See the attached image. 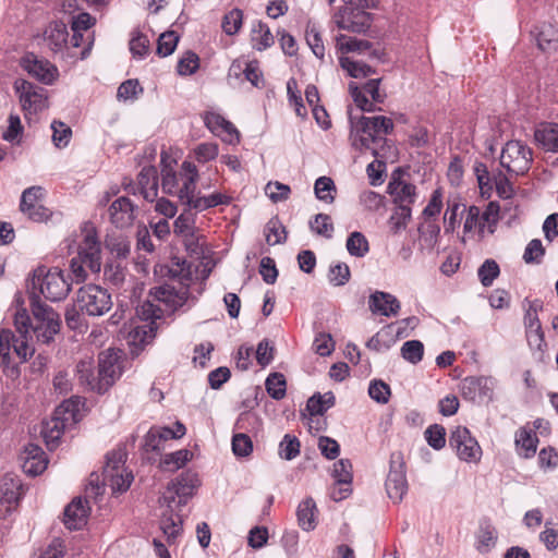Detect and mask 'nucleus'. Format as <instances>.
<instances>
[{"mask_svg": "<svg viewBox=\"0 0 558 558\" xmlns=\"http://www.w3.org/2000/svg\"><path fill=\"white\" fill-rule=\"evenodd\" d=\"M33 318L25 308L17 310L14 315V326L17 336L10 333V342L15 354L22 362L27 361L35 352L31 343L32 335L38 342L49 343L60 330V316L52 307L40 301L38 295L31 296Z\"/></svg>", "mask_w": 558, "mask_h": 558, "instance_id": "nucleus-1", "label": "nucleus"}, {"mask_svg": "<svg viewBox=\"0 0 558 558\" xmlns=\"http://www.w3.org/2000/svg\"><path fill=\"white\" fill-rule=\"evenodd\" d=\"M350 141L354 149L369 150L375 158L385 157V150L390 149L389 141L385 135L393 130V122L384 116L364 117L357 122L350 117Z\"/></svg>", "mask_w": 558, "mask_h": 558, "instance_id": "nucleus-2", "label": "nucleus"}, {"mask_svg": "<svg viewBox=\"0 0 558 558\" xmlns=\"http://www.w3.org/2000/svg\"><path fill=\"white\" fill-rule=\"evenodd\" d=\"M82 236L77 247V256L73 257L70 264L71 271L78 282L87 278V269L94 274L101 269L100 242L92 222L83 225Z\"/></svg>", "mask_w": 558, "mask_h": 558, "instance_id": "nucleus-3", "label": "nucleus"}, {"mask_svg": "<svg viewBox=\"0 0 558 558\" xmlns=\"http://www.w3.org/2000/svg\"><path fill=\"white\" fill-rule=\"evenodd\" d=\"M197 180L198 170L191 161H183L179 173L170 167L161 170L162 192L177 196L183 205L187 204L192 192H195Z\"/></svg>", "mask_w": 558, "mask_h": 558, "instance_id": "nucleus-4", "label": "nucleus"}, {"mask_svg": "<svg viewBox=\"0 0 558 558\" xmlns=\"http://www.w3.org/2000/svg\"><path fill=\"white\" fill-rule=\"evenodd\" d=\"M80 404V399L65 400L56 409L53 416L43 423L40 434L50 450L58 446L66 424L77 421Z\"/></svg>", "mask_w": 558, "mask_h": 558, "instance_id": "nucleus-5", "label": "nucleus"}, {"mask_svg": "<svg viewBox=\"0 0 558 558\" xmlns=\"http://www.w3.org/2000/svg\"><path fill=\"white\" fill-rule=\"evenodd\" d=\"M32 287L33 289L38 288L39 292L51 302L65 299L71 290L70 282L58 268L47 270L45 267H38L34 271Z\"/></svg>", "mask_w": 558, "mask_h": 558, "instance_id": "nucleus-6", "label": "nucleus"}, {"mask_svg": "<svg viewBox=\"0 0 558 558\" xmlns=\"http://www.w3.org/2000/svg\"><path fill=\"white\" fill-rule=\"evenodd\" d=\"M76 306L88 316H102L112 307L111 295L96 284H87L77 291Z\"/></svg>", "mask_w": 558, "mask_h": 558, "instance_id": "nucleus-7", "label": "nucleus"}, {"mask_svg": "<svg viewBox=\"0 0 558 558\" xmlns=\"http://www.w3.org/2000/svg\"><path fill=\"white\" fill-rule=\"evenodd\" d=\"M531 148L521 141L506 143L500 155V165L510 174L521 175L529 171L533 157Z\"/></svg>", "mask_w": 558, "mask_h": 558, "instance_id": "nucleus-8", "label": "nucleus"}, {"mask_svg": "<svg viewBox=\"0 0 558 558\" xmlns=\"http://www.w3.org/2000/svg\"><path fill=\"white\" fill-rule=\"evenodd\" d=\"M14 90L19 96L24 117L32 120V117L47 108V92L26 80L19 78L14 82Z\"/></svg>", "mask_w": 558, "mask_h": 558, "instance_id": "nucleus-9", "label": "nucleus"}, {"mask_svg": "<svg viewBox=\"0 0 558 558\" xmlns=\"http://www.w3.org/2000/svg\"><path fill=\"white\" fill-rule=\"evenodd\" d=\"M449 446L456 451L460 460L465 462H477L482 456V449L464 426H456L449 436Z\"/></svg>", "mask_w": 558, "mask_h": 558, "instance_id": "nucleus-10", "label": "nucleus"}, {"mask_svg": "<svg viewBox=\"0 0 558 558\" xmlns=\"http://www.w3.org/2000/svg\"><path fill=\"white\" fill-rule=\"evenodd\" d=\"M385 486L388 497L395 502L401 501L408 492L405 463L402 453L399 451L392 452L390 456V469Z\"/></svg>", "mask_w": 558, "mask_h": 558, "instance_id": "nucleus-11", "label": "nucleus"}, {"mask_svg": "<svg viewBox=\"0 0 558 558\" xmlns=\"http://www.w3.org/2000/svg\"><path fill=\"white\" fill-rule=\"evenodd\" d=\"M333 22L340 29L361 34L371 27L373 19L360 8L343 7L333 15Z\"/></svg>", "mask_w": 558, "mask_h": 558, "instance_id": "nucleus-12", "label": "nucleus"}, {"mask_svg": "<svg viewBox=\"0 0 558 558\" xmlns=\"http://www.w3.org/2000/svg\"><path fill=\"white\" fill-rule=\"evenodd\" d=\"M136 313L138 317L146 323L134 328L133 339L134 341L140 340L142 343H147L155 337L157 329L155 319L162 316V310L153 302L145 301L137 306Z\"/></svg>", "mask_w": 558, "mask_h": 558, "instance_id": "nucleus-13", "label": "nucleus"}, {"mask_svg": "<svg viewBox=\"0 0 558 558\" xmlns=\"http://www.w3.org/2000/svg\"><path fill=\"white\" fill-rule=\"evenodd\" d=\"M380 78L369 80L360 89L359 86L351 82L349 84L350 94L355 105L365 112H373L376 110L374 102H383L384 96L379 93Z\"/></svg>", "mask_w": 558, "mask_h": 558, "instance_id": "nucleus-14", "label": "nucleus"}, {"mask_svg": "<svg viewBox=\"0 0 558 558\" xmlns=\"http://www.w3.org/2000/svg\"><path fill=\"white\" fill-rule=\"evenodd\" d=\"M97 376L100 386V395L105 393L121 376L119 356L114 351L107 350L100 353Z\"/></svg>", "mask_w": 558, "mask_h": 558, "instance_id": "nucleus-15", "label": "nucleus"}, {"mask_svg": "<svg viewBox=\"0 0 558 558\" xmlns=\"http://www.w3.org/2000/svg\"><path fill=\"white\" fill-rule=\"evenodd\" d=\"M24 494L21 480L5 475L0 483V517L11 513Z\"/></svg>", "mask_w": 558, "mask_h": 558, "instance_id": "nucleus-16", "label": "nucleus"}, {"mask_svg": "<svg viewBox=\"0 0 558 558\" xmlns=\"http://www.w3.org/2000/svg\"><path fill=\"white\" fill-rule=\"evenodd\" d=\"M41 196L43 189L40 186H32L26 189L21 197V211L36 222L48 219L50 215L49 209L39 204Z\"/></svg>", "mask_w": 558, "mask_h": 558, "instance_id": "nucleus-17", "label": "nucleus"}, {"mask_svg": "<svg viewBox=\"0 0 558 558\" xmlns=\"http://www.w3.org/2000/svg\"><path fill=\"white\" fill-rule=\"evenodd\" d=\"M22 66L28 74L47 85L52 84L58 77L57 66L34 53H27L22 59Z\"/></svg>", "mask_w": 558, "mask_h": 558, "instance_id": "nucleus-18", "label": "nucleus"}, {"mask_svg": "<svg viewBox=\"0 0 558 558\" xmlns=\"http://www.w3.org/2000/svg\"><path fill=\"white\" fill-rule=\"evenodd\" d=\"M44 43L53 53L63 54L69 48L68 26L62 21L49 23L43 34Z\"/></svg>", "mask_w": 558, "mask_h": 558, "instance_id": "nucleus-19", "label": "nucleus"}, {"mask_svg": "<svg viewBox=\"0 0 558 558\" xmlns=\"http://www.w3.org/2000/svg\"><path fill=\"white\" fill-rule=\"evenodd\" d=\"M21 460L24 472L34 476L41 474L48 465L46 453L41 447L35 444L25 446Z\"/></svg>", "mask_w": 558, "mask_h": 558, "instance_id": "nucleus-20", "label": "nucleus"}, {"mask_svg": "<svg viewBox=\"0 0 558 558\" xmlns=\"http://www.w3.org/2000/svg\"><path fill=\"white\" fill-rule=\"evenodd\" d=\"M199 486L198 475L193 471H185L168 484V490L179 497V505H185Z\"/></svg>", "mask_w": 558, "mask_h": 558, "instance_id": "nucleus-21", "label": "nucleus"}, {"mask_svg": "<svg viewBox=\"0 0 558 558\" xmlns=\"http://www.w3.org/2000/svg\"><path fill=\"white\" fill-rule=\"evenodd\" d=\"M109 215L117 228L130 227L135 219V206L130 198L121 196L110 205Z\"/></svg>", "mask_w": 558, "mask_h": 558, "instance_id": "nucleus-22", "label": "nucleus"}, {"mask_svg": "<svg viewBox=\"0 0 558 558\" xmlns=\"http://www.w3.org/2000/svg\"><path fill=\"white\" fill-rule=\"evenodd\" d=\"M368 307L373 314L390 317L399 313L401 305L395 295L388 292L375 291L369 295Z\"/></svg>", "mask_w": 558, "mask_h": 558, "instance_id": "nucleus-23", "label": "nucleus"}, {"mask_svg": "<svg viewBox=\"0 0 558 558\" xmlns=\"http://www.w3.org/2000/svg\"><path fill=\"white\" fill-rule=\"evenodd\" d=\"M461 395L465 400L475 402L484 398L492 397V389L489 387V379L486 377L470 376L461 381Z\"/></svg>", "mask_w": 558, "mask_h": 558, "instance_id": "nucleus-24", "label": "nucleus"}, {"mask_svg": "<svg viewBox=\"0 0 558 558\" xmlns=\"http://www.w3.org/2000/svg\"><path fill=\"white\" fill-rule=\"evenodd\" d=\"M88 501L82 497L74 498L64 509L63 522L69 530H80L86 524Z\"/></svg>", "mask_w": 558, "mask_h": 558, "instance_id": "nucleus-25", "label": "nucleus"}, {"mask_svg": "<svg viewBox=\"0 0 558 558\" xmlns=\"http://www.w3.org/2000/svg\"><path fill=\"white\" fill-rule=\"evenodd\" d=\"M75 377L78 384L88 391L100 393V386L93 357L80 360L75 367Z\"/></svg>", "mask_w": 558, "mask_h": 558, "instance_id": "nucleus-26", "label": "nucleus"}, {"mask_svg": "<svg viewBox=\"0 0 558 558\" xmlns=\"http://www.w3.org/2000/svg\"><path fill=\"white\" fill-rule=\"evenodd\" d=\"M388 193L392 196L396 207H411L416 201L415 185L402 180L389 182Z\"/></svg>", "mask_w": 558, "mask_h": 558, "instance_id": "nucleus-27", "label": "nucleus"}, {"mask_svg": "<svg viewBox=\"0 0 558 558\" xmlns=\"http://www.w3.org/2000/svg\"><path fill=\"white\" fill-rule=\"evenodd\" d=\"M534 138L546 151L558 153V123H539L535 129Z\"/></svg>", "mask_w": 558, "mask_h": 558, "instance_id": "nucleus-28", "label": "nucleus"}, {"mask_svg": "<svg viewBox=\"0 0 558 558\" xmlns=\"http://www.w3.org/2000/svg\"><path fill=\"white\" fill-rule=\"evenodd\" d=\"M473 170L482 195H486L487 197H490L494 185L499 181V178L501 179L507 177L500 170L489 172L487 166L481 161H476L474 163Z\"/></svg>", "mask_w": 558, "mask_h": 558, "instance_id": "nucleus-29", "label": "nucleus"}, {"mask_svg": "<svg viewBox=\"0 0 558 558\" xmlns=\"http://www.w3.org/2000/svg\"><path fill=\"white\" fill-rule=\"evenodd\" d=\"M137 183L143 197L148 202L155 201L158 194V175L154 166L142 168L137 175Z\"/></svg>", "mask_w": 558, "mask_h": 558, "instance_id": "nucleus-30", "label": "nucleus"}, {"mask_svg": "<svg viewBox=\"0 0 558 558\" xmlns=\"http://www.w3.org/2000/svg\"><path fill=\"white\" fill-rule=\"evenodd\" d=\"M231 203V197L221 193H213L208 196H201L199 193L192 192L190 201L186 206L196 211H204L206 209L216 207L218 205H228Z\"/></svg>", "mask_w": 558, "mask_h": 558, "instance_id": "nucleus-31", "label": "nucleus"}, {"mask_svg": "<svg viewBox=\"0 0 558 558\" xmlns=\"http://www.w3.org/2000/svg\"><path fill=\"white\" fill-rule=\"evenodd\" d=\"M535 38L541 50H556L558 47V28L551 23H542L536 27Z\"/></svg>", "mask_w": 558, "mask_h": 558, "instance_id": "nucleus-32", "label": "nucleus"}, {"mask_svg": "<svg viewBox=\"0 0 558 558\" xmlns=\"http://www.w3.org/2000/svg\"><path fill=\"white\" fill-rule=\"evenodd\" d=\"M538 438L532 429L520 428L515 434L517 450L520 456L531 458L535 454Z\"/></svg>", "mask_w": 558, "mask_h": 558, "instance_id": "nucleus-33", "label": "nucleus"}, {"mask_svg": "<svg viewBox=\"0 0 558 558\" xmlns=\"http://www.w3.org/2000/svg\"><path fill=\"white\" fill-rule=\"evenodd\" d=\"M298 520L304 531H312L316 526V504L312 498L304 499L298 507Z\"/></svg>", "mask_w": 558, "mask_h": 558, "instance_id": "nucleus-34", "label": "nucleus"}, {"mask_svg": "<svg viewBox=\"0 0 558 558\" xmlns=\"http://www.w3.org/2000/svg\"><path fill=\"white\" fill-rule=\"evenodd\" d=\"M496 541L497 532L492 522L487 519L482 520L477 532V549L486 553L495 546Z\"/></svg>", "mask_w": 558, "mask_h": 558, "instance_id": "nucleus-35", "label": "nucleus"}, {"mask_svg": "<svg viewBox=\"0 0 558 558\" xmlns=\"http://www.w3.org/2000/svg\"><path fill=\"white\" fill-rule=\"evenodd\" d=\"M251 41L254 49L263 51L274 44V36L265 23L258 22L253 26Z\"/></svg>", "mask_w": 558, "mask_h": 558, "instance_id": "nucleus-36", "label": "nucleus"}, {"mask_svg": "<svg viewBox=\"0 0 558 558\" xmlns=\"http://www.w3.org/2000/svg\"><path fill=\"white\" fill-rule=\"evenodd\" d=\"M160 530L167 537L168 544H173L182 532V521L179 515L163 514L160 520Z\"/></svg>", "mask_w": 558, "mask_h": 558, "instance_id": "nucleus-37", "label": "nucleus"}, {"mask_svg": "<svg viewBox=\"0 0 558 558\" xmlns=\"http://www.w3.org/2000/svg\"><path fill=\"white\" fill-rule=\"evenodd\" d=\"M105 482L111 487L112 493H124L126 492L131 483L133 482V474L131 472L118 471L111 474H104Z\"/></svg>", "mask_w": 558, "mask_h": 558, "instance_id": "nucleus-38", "label": "nucleus"}, {"mask_svg": "<svg viewBox=\"0 0 558 558\" xmlns=\"http://www.w3.org/2000/svg\"><path fill=\"white\" fill-rule=\"evenodd\" d=\"M265 238L269 245L284 243L287 240V230L278 217L271 218L265 226Z\"/></svg>", "mask_w": 558, "mask_h": 558, "instance_id": "nucleus-39", "label": "nucleus"}, {"mask_svg": "<svg viewBox=\"0 0 558 558\" xmlns=\"http://www.w3.org/2000/svg\"><path fill=\"white\" fill-rule=\"evenodd\" d=\"M412 216L411 207H396L388 220L389 230L392 234H399L405 230Z\"/></svg>", "mask_w": 558, "mask_h": 558, "instance_id": "nucleus-40", "label": "nucleus"}, {"mask_svg": "<svg viewBox=\"0 0 558 558\" xmlns=\"http://www.w3.org/2000/svg\"><path fill=\"white\" fill-rule=\"evenodd\" d=\"M336 185L331 178L319 177L314 184V192L316 197L326 203L331 204L335 202Z\"/></svg>", "mask_w": 558, "mask_h": 558, "instance_id": "nucleus-41", "label": "nucleus"}, {"mask_svg": "<svg viewBox=\"0 0 558 558\" xmlns=\"http://www.w3.org/2000/svg\"><path fill=\"white\" fill-rule=\"evenodd\" d=\"M337 47L341 53L365 51L372 47L368 40L357 39L340 34L336 37Z\"/></svg>", "mask_w": 558, "mask_h": 558, "instance_id": "nucleus-42", "label": "nucleus"}, {"mask_svg": "<svg viewBox=\"0 0 558 558\" xmlns=\"http://www.w3.org/2000/svg\"><path fill=\"white\" fill-rule=\"evenodd\" d=\"M339 62L341 68L345 70L350 76L355 78L367 77L375 73V70L372 66L363 62L354 61L349 57H340Z\"/></svg>", "mask_w": 558, "mask_h": 558, "instance_id": "nucleus-43", "label": "nucleus"}, {"mask_svg": "<svg viewBox=\"0 0 558 558\" xmlns=\"http://www.w3.org/2000/svg\"><path fill=\"white\" fill-rule=\"evenodd\" d=\"M345 246L349 254L355 257H363L369 251L367 239L359 231H354L349 235Z\"/></svg>", "mask_w": 558, "mask_h": 558, "instance_id": "nucleus-44", "label": "nucleus"}, {"mask_svg": "<svg viewBox=\"0 0 558 558\" xmlns=\"http://www.w3.org/2000/svg\"><path fill=\"white\" fill-rule=\"evenodd\" d=\"M191 457L192 453L186 449L167 453L161 459L160 466L166 471H175L185 465Z\"/></svg>", "mask_w": 558, "mask_h": 558, "instance_id": "nucleus-45", "label": "nucleus"}, {"mask_svg": "<svg viewBox=\"0 0 558 558\" xmlns=\"http://www.w3.org/2000/svg\"><path fill=\"white\" fill-rule=\"evenodd\" d=\"M268 395L276 400H281L286 396L287 383L281 373L270 374L265 383Z\"/></svg>", "mask_w": 558, "mask_h": 558, "instance_id": "nucleus-46", "label": "nucleus"}, {"mask_svg": "<svg viewBox=\"0 0 558 558\" xmlns=\"http://www.w3.org/2000/svg\"><path fill=\"white\" fill-rule=\"evenodd\" d=\"M332 477L336 484L351 486L353 474L352 463L349 459H340L333 464Z\"/></svg>", "mask_w": 558, "mask_h": 558, "instance_id": "nucleus-47", "label": "nucleus"}, {"mask_svg": "<svg viewBox=\"0 0 558 558\" xmlns=\"http://www.w3.org/2000/svg\"><path fill=\"white\" fill-rule=\"evenodd\" d=\"M192 210L193 209L187 207V209L183 210L174 220L173 232L175 235L181 238L195 230V214H193Z\"/></svg>", "mask_w": 558, "mask_h": 558, "instance_id": "nucleus-48", "label": "nucleus"}, {"mask_svg": "<svg viewBox=\"0 0 558 558\" xmlns=\"http://www.w3.org/2000/svg\"><path fill=\"white\" fill-rule=\"evenodd\" d=\"M310 228L313 232L326 239H330L333 233L331 218L326 214H317L314 219L310 221Z\"/></svg>", "mask_w": 558, "mask_h": 558, "instance_id": "nucleus-49", "label": "nucleus"}, {"mask_svg": "<svg viewBox=\"0 0 558 558\" xmlns=\"http://www.w3.org/2000/svg\"><path fill=\"white\" fill-rule=\"evenodd\" d=\"M424 354V345L420 340H409L401 347V355L404 360L412 364L422 361Z\"/></svg>", "mask_w": 558, "mask_h": 558, "instance_id": "nucleus-50", "label": "nucleus"}, {"mask_svg": "<svg viewBox=\"0 0 558 558\" xmlns=\"http://www.w3.org/2000/svg\"><path fill=\"white\" fill-rule=\"evenodd\" d=\"M500 269L494 259H486L477 270V276L484 287H490L499 276Z\"/></svg>", "mask_w": 558, "mask_h": 558, "instance_id": "nucleus-51", "label": "nucleus"}, {"mask_svg": "<svg viewBox=\"0 0 558 558\" xmlns=\"http://www.w3.org/2000/svg\"><path fill=\"white\" fill-rule=\"evenodd\" d=\"M427 444L435 450H440L446 445V429L442 425L434 424L424 433Z\"/></svg>", "mask_w": 558, "mask_h": 558, "instance_id": "nucleus-52", "label": "nucleus"}, {"mask_svg": "<svg viewBox=\"0 0 558 558\" xmlns=\"http://www.w3.org/2000/svg\"><path fill=\"white\" fill-rule=\"evenodd\" d=\"M305 38L313 53L317 58L323 59L325 56V46L322 39V35L314 24L307 25Z\"/></svg>", "mask_w": 558, "mask_h": 558, "instance_id": "nucleus-53", "label": "nucleus"}, {"mask_svg": "<svg viewBox=\"0 0 558 558\" xmlns=\"http://www.w3.org/2000/svg\"><path fill=\"white\" fill-rule=\"evenodd\" d=\"M300 441L295 436L287 434L279 444V456L284 460H292L300 453Z\"/></svg>", "mask_w": 558, "mask_h": 558, "instance_id": "nucleus-54", "label": "nucleus"}, {"mask_svg": "<svg viewBox=\"0 0 558 558\" xmlns=\"http://www.w3.org/2000/svg\"><path fill=\"white\" fill-rule=\"evenodd\" d=\"M350 268L345 263H337L329 268L328 279L335 287L344 286L350 280Z\"/></svg>", "mask_w": 558, "mask_h": 558, "instance_id": "nucleus-55", "label": "nucleus"}, {"mask_svg": "<svg viewBox=\"0 0 558 558\" xmlns=\"http://www.w3.org/2000/svg\"><path fill=\"white\" fill-rule=\"evenodd\" d=\"M106 246L119 259L126 258L130 254V242L121 235L109 236Z\"/></svg>", "mask_w": 558, "mask_h": 558, "instance_id": "nucleus-56", "label": "nucleus"}, {"mask_svg": "<svg viewBox=\"0 0 558 558\" xmlns=\"http://www.w3.org/2000/svg\"><path fill=\"white\" fill-rule=\"evenodd\" d=\"M484 222L481 218V209L474 205L470 206L463 225L464 233H471L475 231L482 233L484 231Z\"/></svg>", "mask_w": 558, "mask_h": 558, "instance_id": "nucleus-57", "label": "nucleus"}, {"mask_svg": "<svg viewBox=\"0 0 558 558\" xmlns=\"http://www.w3.org/2000/svg\"><path fill=\"white\" fill-rule=\"evenodd\" d=\"M125 268L120 260L108 262L104 268L105 279L114 286H119L123 282Z\"/></svg>", "mask_w": 558, "mask_h": 558, "instance_id": "nucleus-58", "label": "nucleus"}, {"mask_svg": "<svg viewBox=\"0 0 558 558\" xmlns=\"http://www.w3.org/2000/svg\"><path fill=\"white\" fill-rule=\"evenodd\" d=\"M51 129L53 132V144L59 148L68 146L70 138L72 136V130L61 121H53L51 123Z\"/></svg>", "mask_w": 558, "mask_h": 558, "instance_id": "nucleus-59", "label": "nucleus"}, {"mask_svg": "<svg viewBox=\"0 0 558 558\" xmlns=\"http://www.w3.org/2000/svg\"><path fill=\"white\" fill-rule=\"evenodd\" d=\"M179 41V36L174 32H166L161 34L157 43V53L161 57L170 56Z\"/></svg>", "mask_w": 558, "mask_h": 558, "instance_id": "nucleus-60", "label": "nucleus"}, {"mask_svg": "<svg viewBox=\"0 0 558 558\" xmlns=\"http://www.w3.org/2000/svg\"><path fill=\"white\" fill-rule=\"evenodd\" d=\"M199 68V58L193 51H187L178 62V73L180 75H192Z\"/></svg>", "mask_w": 558, "mask_h": 558, "instance_id": "nucleus-61", "label": "nucleus"}, {"mask_svg": "<svg viewBox=\"0 0 558 558\" xmlns=\"http://www.w3.org/2000/svg\"><path fill=\"white\" fill-rule=\"evenodd\" d=\"M232 451L236 457H247L253 451V442L250 436L240 433L232 437Z\"/></svg>", "mask_w": 558, "mask_h": 558, "instance_id": "nucleus-62", "label": "nucleus"}, {"mask_svg": "<svg viewBox=\"0 0 558 558\" xmlns=\"http://www.w3.org/2000/svg\"><path fill=\"white\" fill-rule=\"evenodd\" d=\"M106 465L104 468V474H111L112 472L124 471V463L126 460V453L122 450H116L107 454Z\"/></svg>", "mask_w": 558, "mask_h": 558, "instance_id": "nucleus-63", "label": "nucleus"}, {"mask_svg": "<svg viewBox=\"0 0 558 558\" xmlns=\"http://www.w3.org/2000/svg\"><path fill=\"white\" fill-rule=\"evenodd\" d=\"M369 397L378 403L385 404L389 401L390 387L383 380H373L368 387Z\"/></svg>", "mask_w": 558, "mask_h": 558, "instance_id": "nucleus-64", "label": "nucleus"}]
</instances>
